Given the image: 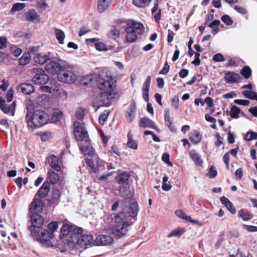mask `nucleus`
<instances>
[{
  "instance_id": "17",
  "label": "nucleus",
  "mask_w": 257,
  "mask_h": 257,
  "mask_svg": "<svg viewBox=\"0 0 257 257\" xmlns=\"http://www.w3.org/2000/svg\"><path fill=\"white\" fill-rule=\"evenodd\" d=\"M47 161L50 166L57 172L61 171L62 163L58 161V158L55 155H51L47 158Z\"/></svg>"
},
{
  "instance_id": "25",
  "label": "nucleus",
  "mask_w": 257,
  "mask_h": 257,
  "mask_svg": "<svg viewBox=\"0 0 257 257\" xmlns=\"http://www.w3.org/2000/svg\"><path fill=\"white\" fill-rule=\"evenodd\" d=\"M50 184L47 182H44L38 192V195L40 198H45L50 191Z\"/></svg>"
},
{
  "instance_id": "36",
  "label": "nucleus",
  "mask_w": 257,
  "mask_h": 257,
  "mask_svg": "<svg viewBox=\"0 0 257 257\" xmlns=\"http://www.w3.org/2000/svg\"><path fill=\"white\" fill-rule=\"evenodd\" d=\"M55 34L58 42L62 44L64 43V39L65 37L64 32L59 29H56L55 30Z\"/></svg>"
},
{
  "instance_id": "30",
  "label": "nucleus",
  "mask_w": 257,
  "mask_h": 257,
  "mask_svg": "<svg viewBox=\"0 0 257 257\" xmlns=\"http://www.w3.org/2000/svg\"><path fill=\"white\" fill-rule=\"evenodd\" d=\"M190 156L197 165L201 166L202 165L203 161L200 155L195 150L190 152Z\"/></svg>"
},
{
  "instance_id": "22",
  "label": "nucleus",
  "mask_w": 257,
  "mask_h": 257,
  "mask_svg": "<svg viewBox=\"0 0 257 257\" xmlns=\"http://www.w3.org/2000/svg\"><path fill=\"white\" fill-rule=\"evenodd\" d=\"M18 89L22 91L24 94L29 95L34 91V86L30 83H23L19 85Z\"/></svg>"
},
{
  "instance_id": "1",
  "label": "nucleus",
  "mask_w": 257,
  "mask_h": 257,
  "mask_svg": "<svg viewBox=\"0 0 257 257\" xmlns=\"http://www.w3.org/2000/svg\"><path fill=\"white\" fill-rule=\"evenodd\" d=\"M26 120L28 125L32 128L39 127L49 122L50 116L43 110H37L33 111V108L31 106L27 107Z\"/></svg>"
},
{
  "instance_id": "9",
  "label": "nucleus",
  "mask_w": 257,
  "mask_h": 257,
  "mask_svg": "<svg viewBox=\"0 0 257 257\" xmlns=\"http://www.w3.org/2000/svg\"><path fill=\"white\" fill-rule=\"evenodd\" d=\"M86 162L90 167V171L92 173H99L105 169V162L97 157H95L92 160L87 159Z\"/></svg>"
},
{
  "instance_id": "38",
  "label": "nucleus",
  "mask_w": 257,
  "mask_h": 257,
  "mask_svg": "<svg viewBox=\"0 0 257 257\" xmlns=\"http://www.w3.org/2000/svg\"><path fill=\"white\" fill-rule=\"evenodd\" d=\"M30 54L29 53H25L19 59V64L21 66L26 65L30 62Z\"/></svg>"
},
{
  "instance_id": "28",
  "label": "nucleus",
  "mask_w": 257,
  "mask_h": 257,
  "mask_svg": "<svg viewBox=\"0 0 257 257\" xmlns=\"http://www.w3.org/2000/svg\"><path fill=\"white\" fill-rule=\"evenodd\" d=\"M63 113L59 109L54 110L51 117H50L49 121L52 123H55L59 121L62 118Z\"/></svg>"
},
{
  "instance_id": "19",
  "label": "nucleus",
  "mask_w": 257,
  "mask_h": 257,
  "mask_svg": "<svg viewBox=\"0 0 257 257\" xmlns=\"http://www.w3.org/2000/svg\"><path fill=\"white\" fill-rule=\"evenodd\" d=\"M112 237L109 235H98L96 239L95 242L98 245H108L113 242Z\"/></svg>"
},
{
  "instance_id": "5",
  "label": "nucleus",
  "mask_w": 257,
  "mask_h": 257,
  "mask_svg": "<svg viewBox=\"0 0 257 257\" xmlns=\"http://www.w3.org/2000/svg\"><path fill=\"white\" fill-rule=\"evenodd\" d=\"M64 61L60 59L54 57L52 56V59L49 60V62L47 63L45 66L46 70L50 74H57L62 70L64 65Z\"/></svg>"
},
{
  "instance_id": "29",
  "label": "nucleus",
  "mask_w": 257,
  "mask_h": 257,
  "mask_svg": "<svg viewBox=\"0 0 257 257\" xmlns=\"http://www.w3.org/2000/svg\"><path fill=\"white\" fill-rule=\"evenodd\" d=\"M81 151L84 153L85 155L91 156L94 153V149L89 144L86 146H81L79 145Z\"/></svg>"
},
{
  "instance_id": "35",
  "label": "nucleus",
  "mask_w": 257,
  "mask_h": 257,
  "mask_svg": "<svg viewBox=\"0 0 257 257\" xmlns=\"http://www.w3.org/2000/svg\"><path fill=\"white\" fill-rule=\"evenodd\" d=\"M136 109V103L133 101L127 110V113L130 117V121H132L135 116V110Z\"/></svg>"
},
{
  "instance_id": "47",
  "label": "nucleus",
  "mask_w": 257,
  "mask_h": 257,
  "mask_svg": "<svg viewBox=\"0 0 257 257\" xmlns=\"http://www.w3.org/2000/svg\"><path fill=\"white\" fill-rule=\"evenodd\" d=\"M168 180V177L167 176H164L163 178L162 189L166 191H169L172 188L170 182L167 183Z\"/></svg>"
},
{
  "instance_id": "59",
  "label": "nucleus",
  "mask_w": 257,
  "mask_h": 257,
  "mask_svg": "<svg viewBox=\"0 0 257 257\" xmlns=\"http://www.w3.org/2000/svg\"><path fill=\"white\" fill-rule=\"evenodd\" d=\"M175 214L179 217L182 218L186 220V217H189L188 215L186 214L181 209L177 210L175 211Z\"/></svg>"
},
{
  "instance_id": "24",
  "label": "nucleus",
  "mask_w": 257,
  "mask_h": 257,
  "mask_svg": "<svg viewBox=\"0 0 257 257\" xmlns=\"http://www.w3.org/2000/svg\"><path fill=\"white\" fill-rule=\"evenodd\" d=\"M139 126L143 128L151 127L156 130H157L158 128L157 125L155 124L154 122L151 119L147 117H143L140 119Z\"/></svg>"
},
{
  "instance_id": "54",
  "label": "nucleus",
  "mask_w": 257,
  "mask_h": 257,
  "mask_svg": "<svg viewBox=\"0 0 257 257\" xmlns=\"http://www.w3.org/2000/svg\"><path fill=\"white\" fill-rule=\"evenodd\" d=\"M221 19L222 22L227 26H230L233 23L231 18L228 15H224L222 16Z\"/></svg>"
},
{
  "instance_id": "48",
  "label": "nucleus",
  "mask_w": 257,
  "mask_h": 257,
  "mask_svg": "<svg viewBox=\"0 0 257 257\" xmlns=\"http://www.w3.org/2000/svg\"><path fill=\"white\" fill-rule=\"evenodd\" d=\"M238 216L241 217L243 220L246 221L251 219V215L245 212L244 210L241 209L238 211Z\"/></svg>"
},
{
  "instance_id": "7",
  "label": "nucleus",
  "mask_w": 257,
  "mask_h": 257,
  "mask_svg": "<svg viewBox=\"0 0 257 257\" xmlns=\"http://www.w3.org/2000/svg\"><path fill=\"white\" fill-rule=\"evenodd\" d=\"M73 134L77 141L88 142L89 137L87 131L84 126L78 121L73 124Z\"/></svg>"
},
{
  "instance_id": "32",
  "label": "nucleus",
  "mask_w": 257,
  "mask_h": 257,
  "mask_svg": "<svg viewBox=\"0 0 257 257\" xmlns=\"http://www.w3.org/2000/svg\"><path fill=\"white\" fill-rule=\"evenodd\" d=\"M190 138L192 143L197 144L200 142L202 136L199 132L194 131L191 133Z\"/></svg>"
},
{
  "instance_id": "64",
  "label": "nucleus",
  "mask_w": 257,
  "mask_h": 257,
  "mask_svg": "<svg viewBox=\"0 0 257 257\" xmlns=\"http://www.w3.org/2000/svg\"><path fill=\"white\" fill-rule=\"evenodd\" d=\"M84 110L81 108L78 109L75 112V116L78 119H82L84 116Z\"/></svg>"
},
{
  "instance_id": "50",
  "label": "nucleus",
  "mask_w": 257,
  "mask_h": 257,
  "mask_svg": "<svg viewBox=\"0 0 257 257\" xmlns=\"http://www.w3.org/2000/svg\"><path fill=\"white\" fill-rule=\"evenodd\" d=\"M48 228L49 229V231H50V232H52V233L54 235V232L56 231L58 229L57 222L55 221H52L50 222L48 225Z\"/></svg>"
},
{
  "instance_id": "20",
  "label": "nucleus",
  "mask_w": 257,
  "mask_h": 257,
  "mask_svg": "<svg viewBox=\"0 0 257 257\" xmlns=\"http://www.w3.org/2000/svg\"><path fill=\"white\" fill-rule=\"evenodd\" d=\"M24 17L27 21L31 22H39L40 20V16L34 9L28 10L25 13Z\"/></svg>"
},
{
  "instance_id": "52",
  "label": "nucleus",
  "mask_w": 257,
  "mask_h": 257,
  "mask_svg": "<svg viewBox=\"0 0 257 257\" xmlns=\"http://www.w3.org/2000/svg\"><path fill=\"white\" fill-rule=\"evenodd\" d=\"M217 171L215 167L213 166H212L209 168L208 172L206 174V175L210 178H213L217 175Z\"/></svg>"
},
{
  "instance_id": "51",
  "label": "nucleus",
  "mask_w": 257,
  "mask_h": 257,
  "mask_svg": "<svg viewBox=\"0 0 257 257\" xmlns=\"http://www.w3.org/2000/svg\"><path fill=\"white\" fill-rule=\"evenodd\" d=\"M15 102H13L11 105H8L6 103L5 104L2 105L0 107L1 110L5 113H8L11 112H12L13 109V105L14 104Z\"/></svg>"
},
{
  "instance_id": "3",
  "label": "nucleus",
  "mask_w": 257,
  "mask_h": 257,
  "mask_svg": "<svg viewBox=\"0 0 257 257\" xmlns=\"http://www.w3.org/2000/svg\"><path fill=\"white\" fill-rule=\"evenodd\" d=\"M125 39L129 43L135 42L141 36L144 31L143 25L133 20L127 22V27L125 28Z\"/></svg>"
},
{
  "instance_id": "46",
  "label": "nucleus",
  "mask_w": 257,
  "mask_h": 257,
  "mask_svg": "<svg viewBox=\"0 0 257 257\" xmlns=\"http://www.w3.org/2000/svg\"><path fill=\"white\" fill-rule=\"evenodd\" d=\"M109 114L108 110H104L99 116V122L101 125H103Z\"/></svg>"
},
{
  "instance_id": "23",
  "label": "nucleus",
  "mask_w": 257,
  "mask_h": 257,
  "mask_svg": "<svg viewBox=\"0 0 257 257\" xmlns=\"http://www.w3.org/2000/svg\"><path fill=\"white\" fill-rule=\"evenodd\" d=\"M31 220L32 223L31 226H34L37 229H39L44 222L43 217L38 214H34L32 215Z\"/></svg>"
},
{
  "instance_id": "55",
  "label": "nucleus",
  "mask_w": 257,
  "mask_h": 257,
  "mask_svg": "<svg viewBox=\"0 0 257 257\" xmlns=\"http://www.w3.org/2000/svg\"><path fill=\"white\" fill-rule=\"evenodd\" d=\"M95 47L96 50L100 51L106 50V45L103 43L100 42H96L95 43Z\"/></svg>"
},
{
  "instance_id": "12",
  "label": "nucleus",
  "mask_w": 257,
  "mask_h": 257,
  "mask_svg": "<svg viewBox=\"0 0 257 257\" xmlns=\"http://www.w3.org/2000/svg\"><path fill=\"white\" fill-rule=\"evenodd\" d=\"M32 72L35 74L32 80L35 84H45L49 79V76L42 69L34 68L32 70Z\"/></svg>"
},
{
  "instance_id": "57",
  "label": "nucleus",
  "mask_w": 257,
  "mask_h": 257,
  "mask_svg": "<svg viewBox=\"0 0 257 257\" xmlns=\"http://www.w3.org/2000/svg\"><path fill=\"white\" fill-rule=\"evenodd\" d=\"M11 50L12 54L16 57L20 56L22 52L21 49L18 48L16 46L12 47Z\"/></svg>"
},
{
  "instance_id": "40",
  "label": "nucleus",
  "mask_w": 257,
  "mask_h": 257,
  "mask_svg": "<svg viewBox=\"0 0 257 257\" xmlns=\"http://www.w3.org/2000/svg\"><path fill=\"white\" fill-rule=\"evenodd\" d=\"M152 0H133V4L138 7H144L148 5Z\"/></svg>"
},
{
  "instance_id": "61",
  "label": "nucleus",
  "mask_w": 257,
  "mask_h": 257,
  "mask_svg": "<svg viewBox=\"0 0 257 257\" xmlns=\"http://www.w3.org/2000/svg\"><path fill=\"white\" fill-rule=\"evenodd\" d=\"M213 60L215 62H223L224 61L225 59L222 54L218 53L214 55Z\"/></svg>"
},
{
  "instance_id": "42",
  "label": "nucleus",
  "mask_w": 257,
  "mask_h": 257,
  "mask_svg": "<svg viewBox=\"0 0 257 257\" xmlns=\"http://www.w3.org/2000/svg\"><path fill=\"white\" fill-rule=\"evenodd\" d=\"M240 112V109L236 105H233L231 107L230 114L232 118H237L238 117V114Z\"/></svg>"
},
{
  "instance_id": "31",
  "label": "nucleus",
  "mask_w": 257,
  "mask_h": 257,
  "mask_svg": "<svg viewBox=\"0 0 257 257\" xmlns=\"http://www.w3.org/2000/svg\"><path fill=\"white\" fill-rule=\"evenodd\" d=\"M130 174L126 172H123L120 173L116 177V181L119 184H123L126 182L130 178Z\"/></svg>"
},
{
  "instance_id": "53",
  "label": "nucleus",
  "mask_w": 257,
  "mask_h": 257,
  "mask_svg": "<svg viewBox=\"0 0 257 257\" xmlns=\"http://www.w3.org/2000/svg\"><path fill=\"white\" fill-rule=\"evenodd\" d=\"M109 35L112 39L115 40L119 37V32L116 28H113L111 29Z\"/></svg>"
},
{
  "instance_id": "18",
  "label": "nucleus",
  "mask_w": 257,
  "mask_h": 257,
  "mask_svg": "<svg viewBox=\"0 0 257 257\" xmlns=\"http://www.w3.org/2000/svg\"><path fill=\"white\" fill-rule=\"evenodd\" d=\"M241 79L240 75L234 72H228L225 74L224 80L227 83L233 84L238 83Z\"/></svg>"
},
{
  "instance_id": "63",
  "label": "nucleus",
  "mask_w": 257,
  "mask_h": 257,
  "mask_svg": "<svg viewBox=\"0 0 257 257\" xmlns=\"http://www.w3.org/2000/svg\"><path fill=\"white\" fill-rule=\"evenodd\" d=\"M243 229L247 230L249 232H256L257 231V227L251 225H247L244 224L242 226Z\"/></svg>"
},
{
  "instance_id": "4",
  "label": "nucleus",
  "mask_w": 257,
  "mask_h": 257,
  "mask_svg": "<svg viewBox=\"0 0 257 257\" xmlns=\"http://www.w3.org/2000/svg\"><path fill=\"white\" fill-rule=\"evenodd\" d=\"M82 232L81 228L65 224L61 229L60 238L68 241V243H72L73 238L77 235V233H82Z\"/></svg>"
},
{
  "instance_id": "56",
  "label": "nucleus",
  "mask_w": 257,
  "mask_h": 257,
  "mask_svg": "<svg viewBox=\"0 0 257 257\" xmlns=\"http://www.w3.org/2000/svg\"><path fill=\"white\" fill-rule=\"evenodd\" d=\"M127 145L130 148L134 150H137L138 144L136 140L133 139L127 141Z\"/></svg>"
},
{
  "instance_id": "37",
  "label": "nucleus",
  "mask_w": 257,
  "mask_h": 257,
  "mask_svg": "<svg viewBox=\"0 0 257 257\" xmlns=\"http://www.w3.org/2000/svg\"><path fill=\"white\" fill-rule=\"evenodd\" d=\"M48 177L51 183L55 184L59 180V175L52 170L48 172Z\"/></svg>"
},
{
  "instance_id": "58",
  "label": "nucleus",
  "mask_w": 257,
  "mask_h": 257,
  "mask_svg": "<svg viewBox=\"0 0 257 257\" xmlns=\"http://www.w3.org/2000/svg\"><path fill=\"white\" fill-rule=\"evenodd\" d=\"M171 105L173 107L177 110L179 108V98L178 97H174L171 99Z\"/></svg>"
},
{
  "instance_id": "21",
  "label": "nucleus",
  "mask_w": 257,
  "mask_h": 257,
  "mask_svg": "<svg viewBox=\"0 0 257 257\" xmlns=\"http://www.w3.org/2000/svg\"><path fill=\"white\" fill-rule=\"evenodd\" d=\"M151 81V77L150 76H149L146 78L143 86V97L144 99L148 102L149 100V88Z\"/></svg>"
},
{
  "instance_id": "41",
  "label": "nucleus",
  "mask_w": 257,
  "mask_h": 257,
  "mask_svg": "<svg viewBox=\"0 0 257 257\" xmlns=\"http://www.w3.org/2000/svg\"><path fill=\"white\" fill-rule=\"evenodd\" d=\"M242 93L246 98L257 100V93L255 92L244 90Z\"/></svg>"
},
{
  "instance_id": "8",
  "label": "nucleus",
  "mask_w": 257,
  "mask_h": 257,
  "mask_svg": "<svg viewBox=\"0 0 257 257\" xmlns=\"http://www.w3.org/2000/svg\"><path fill=\"white\" fill-rule=\"evenodd\" d=\"M59 81L67 83L72 84L77 79V75L72 71L68 69H62L57 76Z\"/></svg>"
},
{
  "instance_id": "11",
  "label": "nucleus",
  "mask_w": 257,
  "mask_h": 257,
  "mask_svg": "<svg viewBox=\"0 0 257 257\" xmlns=\"http://www.w3.org/2000/svg\"><path fill=\"white\" fill-rule=\"evenodd\" d=\"M133 223L126 222L121 225H112V234L118 238L125 236L128 231V227L132 225Z\"/></svg>"
},
{
  "instance_id": "16",
  "label": "nucleus",
  "mask_w": 257,
  "mask_h": 257,
  "mask_svg": "<svg viewBox=\"0 0 257 257\" xmlns=\"http://www.w3.org/2000/svg\"><path fill=\"white\" fill-rule=\"evenodd\" d=\"M139 211V207L137 201L131 202L126 209V211L129 216L136 220L137 215Z\"/></svg>"
},
{
  "instance_id": "27",
  "label": "nucleus",
  "mask_w": 257,
  "mask_h": 257,
  "mask_svg": "<svg viewBox=\"0 0 257 257\" xmlns=\"http://www.w3.org/2000/svg\"><path fill=\"white\" fill-rule=\"evenodd\" d=\"M164 119L165 124L168 127L169 130L171 132H175L176 131V128L174 127L173 121L171 119L170 112L168 109H166L165 110Z\"/></svg>"
},
{
  "instance_id": "44",
  "label": "nucleus",
  "mask_w": 257,
  "mask_h": 257,
  "mask_svg": "<svg viewBox=\"0 0 257 257\" xmlns=\"http://www.w3.org/2000/svg\"><path fill=\"white\" fill-rule=\"evenodd\" d=\"M240 73L245 79H248L251 75V70L248 66H245L243 67Z\"/></svg>"
},
{
  "instance_id": "45",
  "label": "nucleus",
  "mask_w": 257,
  "mask_h": 257,
  "mask_svg": "<svg viewBox=\"0 0 257 257\" xmlns=\"http://www.w3.org/2000/svg\"><path fill=\"white\" fill-rule=\"evenodd\" d=\"M49 100V98L45 94L39 95L36 99L37 102L41 106L45 105V102Z\"/></svg>"
},
{
  "instance_id": "10",
  "label": "nucleus",
  "mask_w": 257,
  "mask_h": 257,
  "mask_svg": "<svg viewBox=\"0 0 257 257\" xmlns=\"http://www.w3.org/2000/svg\"><path fill=\"white\" fill-rule=\"evenodd\" d=\"M93 238L92 235L88 234L81 235V233H77L72 240V243L78 244L81 247H87L93 243Z\"/></svg>"
},
{
  "instance_id": "6",
  "label": "nucleus",
  "mask_w": 257,
  "mask_h": 257,
  "mask_svg": "<svg viewBox=\"0 0 257 257\" xmlns=\"http://www.w3.org/2000/svg\"><path fill=\"white\" fill-rule=\"evenodd\" d=\"M29 229L33 237H36L41 241H47L54 237L52 232H50L47 229L42 228L37 229L34 226H30Z\"/></svg>"
},
{
  "instance_id": "14",
  "label": "nucleus",
  "mask_w": 257,
  "mask_h": 257,
  "mask_svg": "<svg viewBox=\"0 0 257 257\" xmlns=\"http://www.w3.org/2000/svg\"><path fill=\"white\" fill-rule=\"evenodd\" d=\"M112 225H121L124 222H132L128 220L124 212L121 211L117 214H112L110 215Z\"/></svg>"
},
{
  "instance_id": "15",
  "label": "nucleus",
  "mask_w": 257,
  "mask_h": 257,
  "mask_svg": "<svg viewBox=\"0 0 257 257\" xmlns=\"http://www.w3.org/2000/svg\"><path fill=\"white\" fill-rule=\"evenodd\" d=\"M43 208V204L42 200L38 198H34L33 201L31 203L30 211L34 214H38L41 212Z\"/></svg>"
},
{
  "instance_id": "33",
  "label": "nucleus",
  "mask_w": 257,
  "mask_h": 257,
  "mask_svg": "<svg viewBox=\"0 0 257 257\" xmlns=\"http://www.w3.org/2000/svg\"><path fill=\"white\" fill-rule=\"evenodd\" d=\"M119 194L121 197L128 198L131 196V192L129 187L126 186H122L119 188Z\"/></svg>"
},
{
  "instance_id": "49",
  "label": "nucleus",
  "mask_w": 257,
  "mask_h": 257,
  "mask_svg": "<svg viewBox=\"0 0 257 257\" xmlns=\"http://www.w3.org/2000/svg\"><path fill=\"white\" fill-rule=\"evenodd\" d=\"M245 139L248 141L257 140V133L253 131L248 132L245 135Z\"/></svg>"
},
{
  "instance_id": "62",
  "label": "nucleus",
  "mask_w": 257,
  "mask_h": 257,
  "mask_svg": "<svg viewBox=\"0 0 257 257\" xmlns=\"http://www.w3.org/2000/svg\"><path fill=\"white\" fill-rule=\"evenodd\" d=\"M7 46V39L5 37H0V49H3Z\"/></svg>"
},
{
  "instance_id": "13",
  "label": "nucleus",
  "mask_w": 257,
  "mask_h": 257,
  "mask_svg": "<svg viewBox=\"0 0 257 257\" xmlns=\"http://www.w3.org/2000/svg\"><path fill=\"white\" fill-rule=\"evenodd\" d=\"M33 60L36 63L40 65H43L49 61L50 59H52V54L50 52H48L47 54L41 53L40 52L33 53Z\"/></svg>"
},
{
  "instance_id": "43",
  "label": "nucleus",
  "mask_w": 257,
  "mask_h": 257,
  "mask_svg": "<svg viewBox=\"0 0 257 257\" xmlns=\"http://www.w3.org/2000/svg\"><path fill=\"white\" fill-rule=\"evenodd\" d=\"M26 5L24 3H17L14 4L11 9V12H16L22 10L25 7Z\"/></svg>"
},
{
  "instance_id": "34",
  "label": "nucleus",
  "mask_w": 257,
  "mask_h": 257,
  "mask_svg": "<svg viewBox=\"0 0 257 257\" xmlns=\"http://www.w3.org/2000/svg\"><path fill=\"white\" fill-rule=\"evenodd\" d=\"M96 79V75L94 74H89L84 76L81 80L82 83L84 85L90 84L93 80Z\"/></svg>"
},
{
  "instance_id": "2",
  "label": "nucleus",
  "mask_w": 257,
  "mask_h": 257,
  "mask_svg": "<svg viewBox=\"0 0 257 257\" xmlns=\"http://www.w3.org/2000/svg\"><path fill=\"white\" fill-rule=\"evenodd\" d=\"M115 81L111 77H106L105 79H100L98 87L103 92L101 94V101L104 105L110 104V100L114 98L113 89L115 87Z\"/></svg>"
},
{
  "instance_id": "26",
  "label": "nucleus",
  "mask_w": 257,
  "mask_h": 257,
  "mask_svg": "<svg viewBox=\"0 0 257 257\" xmlns=\"http://www.w3.org/2000/svg\"><path fill=\"white\" fill-rule=\"evenodd\" d=\"M112 0H98L97 10L99 13L104 12L111 5Z\"/></svg>"
},
{
  "instance_id": "60",
  "label": "nucleus",
  "mask_w": 257,
  "mask_h": 257,
  "mask_svg": "<svg viewBox=\"0 0 257 257\" xmlns=\"http://www.w3.org/2000/svg\"><path fill=\"white\" fill-rule=\"evenodd\" d=\"M234 102L236 104L244 106H247L250 103V101L249 100L242 99H235L234 100Z\"/></svg>"
},
{
  "instance_id": "39",
  "label": "nucleus",
  "mask_w": 257,
  "mask_h": 257,
  "mask_svg": "<svg viewBox=\"0 0 257 257\" xmlns=\"http://www.w3.org/2000/svg\"><path fill=\"white\" fill-rule=\"evenodd\" d=\"M185 231L184 228H178L173 230L170 233L168 234V237H171L172 236L180 237Z\"/></svg>"
}]
</instances>
